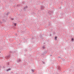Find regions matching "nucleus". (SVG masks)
<instances>
[{"instance_id": "obj_5", "label": "nucleus", "mask_w": 74, "mask_h": 74, "mask_svg": "<svg viewBox=\"0 0 74 74\" xmlns=\"http://www.w3.org/2000/svg\"><path fill=\"white\" fill-rule=\"evenodd\" d=\"M72 41H74V39H72Z\"/></svg>"}, {"instance_id": "obj_8", "label": "nucleus", "mask_w": 74, "mask_h": 74, "mask_svg": "<svg viewBox=\"0 0 74 74\" xmlns=\"http://www.w3.org/2000/svg\"><path fill=\"white\" fill-rule=\"evenodd\" d=\"M8 57H10V56H8Z\"/></svg>"}, {"instance_id": "obj_6", "label": "nucleus", "mask_w": 74, "mask_h": 74, "mask_svg": "<svg viewBox=\"0 0 74 74\" xmlns=\"http://www.w3.org/2000/svg\"><path fill=\"white\" fill-rule=\"evenodd\" d=\"M43 48H45V47H43Z\"/></svg>"}, {"instance_id": "obj_7", "label": "nucleus", "mask_w": 74, "mask_h": 74, "mask_svg": "<svg viewBox=\"0 0 74 74\" xmlns=\"http://www.w3.org/2000/svg\"><path fill=\"white\" fill-rule=\"evenodd\" d=\"M32 71H34V70H32Z\"/></svg>"}, {"instance_id": "obj_4", "label": "nucleus", "mask_w": 74, "mask_h": 74, "mask_svg": "<svg viewBox=\"0 0 74 74\" xmlns=\"http://www.w3.org/2000/svg\"><path fill=\"white\" fill-rule=\"evenodd\" d=\"M14 25L15 26H16V23H14Z\"/></svg>"}, {"instance_id": "obj_1", "label": "nucleus", "mask_w": 74, "mask_h": 74, "mask_svg": "<svg viewBox=\"0 0 74 74\" xmlns=\"http://www.w3.org/2000/svg\"><path fill=\"white\" fill-rule=\"evenodd\" d=\"M57 37H55V41H56V40H57Z\"/></svg>"}, {"instance_id": "obj_2", "label": "nucleus", "mask_w": 74, "mask_h": 74, "mask_svg": "<svg viewBox=\"0 0 74 74\" xmlns=\"http://www.w3.org/2000/svg\"><path fill=\"white\" fill-rule=\"evenodd\" d=\"M10 70H11V69H8L7 70V71H10Z\"/></svg>"}, {"instance_id": "obj_3", "label": "nucleus", "mask_w": 74, "mask_h": 74, "mask_svg": "<svg viewBox=\"0 0 74 74\" xmlns=\"http://www.w3.org/2000/svg\"><path fill=\"white\" fill-rule=\"evenodd\" d=\"M21 60L20 59L18 60V62H21Z\"/></svg>"}]
</instances>
